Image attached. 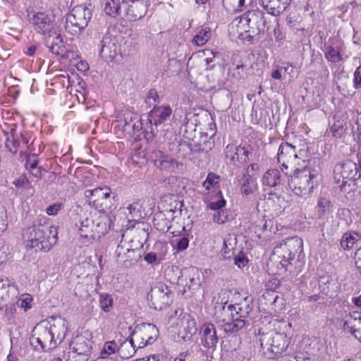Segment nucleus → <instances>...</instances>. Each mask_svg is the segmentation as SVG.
I'll use <instances>...</instances> for the list:
<instances>
[{
	"instance_id": "obj_60",
	"label": "nucleus",
	"mask_w": 361,
	"mask_h": 361,
	"mask_svg": "<svg viewBox=\"0 0 361 361\" xmlns=\"http://www.w3.org/2000/svg\"><path fill=\"white\" fill-rule=\"evenodd\" d=\"M234 254L233 248L228 249L226 242H224L221 249V255L224 259H231L234 256Z\"/></svg>"
},
{
	"instance_id": "obj_37",
	"label": "nucleus",
	"mask_w": 361,
	"mask_h": 361,
	"mask_svg": "<svg viewBox=\"0 0 361 361\" xmlns=\"http://www.w3.org/2000/svg\"><path fill=\"white\" fill-rule=\"evenodd\" d=\"M252 0H223V5L228 12L241 11L247 5L250 4Z\"/></svg>"
},
{
	"instance_id": "obj_19",
	"label": "nucleus",
	"mask_w": 361,
	"mask_h": 361,
	"mask_svg": "<svg viewBox=\"0 0 361 361\" xmlns=\"http://www.w3.org/2000/svg\"><path fill=\"white\" fill-rule=\"evenodd\" d=\"M71 348L76 354L75 361H88L92 348V341L80 335L77 336L71 343Z\"/></svg>"
},
{
	"instance_id": "obj_50",
	"label": "nucleus",
	"mask_w": 361,
	"mask_h": 361,
	"mask_svg": "<svg viewBox=\"0 0 361 361\" xmlns=\"http://www.w3.org/2000/svg\"><path fill=\"white\" fill-rule=\"evenodd\" d=\"M331 206V202L326 198H319L317 202V207H319V216H323L326 213L327 209H329Z\"/></svg>"
},
{
	"instance_id": "obj_48",
	"label": "nucleus",
	"mask_w": 361,
	"mask_h": 361,
	"mask_svg": "<svg viewBox=\"0 0 361 361\" xmlns=\"http://www.w3.org/2000/svg\"><path fill=\"white\" fill-rule=\"evenodd\" d=\"M8 255V246L5 240L0 238V265L7 260Z\"/></svg>"
},
{
	"instance_id": "obj_54",
	"label": "nucleus",
	"mask_w": 361,
	"mask_h": 361,
	"mask_svg": "<svg viewBox=\"0 0 361 361\" xmlns=\"http://www.w3.org/2000/svg\"><path fill=\"white\" fill-rule=\"evenodd\" d=\"M142 129V123L141 121L137 118H133V137L136 140L138 137H140V131Z\"/></svg>"
},
{
	"instance_id": "obj_26",
	"label": "nucleus",
	"mask_w": 361,
	"mask_h": 361,
	"mask_svg": "<svg viewBox=\"0 0 361 361\" xmlns=\"http://www.w3.org/2000/svg\"><path fill=\"white\" fill-rule=\"evenodd\" d=\"M201 343L208 348L216 347L218 343L216 329L212 323H205L201 326Z\"/></svg>"
},
{
	"instance_id": "obj_32",
	"label": "nucleus",
	"mask_w": 361,
	"mask_h": 361,
	"mask_svg": "<svg viewBox=\"0 0 361 361\" xmlns=\"http://www.w3.org/2000/svg\"><path fill=\"white\" fill-rule=\"evenodd\" d=\"M126 6V1L120 0H109L105 4V13L112 17L123 16V11Z\"/></svg>"
},
{
	"instance_id": "obj_36",
	"label": "nucleus",
	"mask_w": 361,
	"mask_h": 361,
	"mask_svg": "<svg viewBox=\"0 0 361 361\" xmlns=\"http://www.w3.org/2000/svg\"><path fill=\"white\" fill-rule=\"evenodd\" d=\"M360 239H361V234L357 232H347L343 235L340 244L343 249L348 250L352 249Z\"/></svg>"
},
{
	"instance_id": "obj_28",
	"label": "nucleus",
	"mask_w": 361,
	"mask_h": 361,
	"mask_svg": "<svg viewBox=\"0 0 361 361\" xmlns=\"http://www.w3.org/2000/svg\"><path fill=\"white\" fill-rule=\"evenodd\" d=\"M264 8L271 15L279 16L290 5L291 0H262Z\"/></svg>"
},
{
	"instance_id": "obj_57",
	"label": "nucleus",
	"mask_w": 361,
	"mask_h": 361,
	"mask_svg": "<svg viewBox=\"0 0 361 361\" xmlns=\"http://www.w3.org/2000/svg\"><path fill=\"white\" fill-rule=\"evenodd\" d=\"M226 206V200L221 197V199L216 202H212L208 204V207L212 210L220 211Z\"/></svg>"
},
{
	"instance_id": "obj_6",
	"label": "nucleus",
	"mask_w": 361,
	"mask_h": 361,
	"mask_svg": "<svg viewBox=\"0 0 361 361\" xmlns=\"http://www.w3.org/2000/svg\"><path fill=\"white\" fill-rule=\"evenodd\" d=\"M92 17V9L82 4L75 6L66 16V30L71 35L80 34Z\"/></svg>"
},
{
	"instance_id": "obj_21",
	"label": "nucleus",
	"mask_w": 361,
	"mask_h": 361,
	"mask_svg": "<svg viewBox=\"0 0 361 361\" xmlns=\"http://www.w3.org/2000/svg\"><path fill=\"white\" fill-rule=\"evenodd\" d=\"M228 32L233 38H237L243 42H252L250 36H247V23L244 14L232 20L228 25Z\"/></svg>"
},
{
	"instance_id": "obj_56",
	"label": "nucleus",
	"mask_w": 361,
	"mask_h": 361,
	"mask_svg": "<svg viewBox=\"0 0 361 361\" xmlns=\"http://www.w3.org/2000/svg\"><path fill=\"white\" fill-rule=\"evenodd\" d=\"M63 207V204L60 202H56L53 204L49 205L47 209V214L48 215H56Z\"/></svg>"
},
{
	"instance_id": "obj_13",
	"label": "nucleus",
	"mask_w": 361,
	"mask_h": 361,
	"mask_svg": "<svg viewBox=\"0 0 361 361\" xmlns=\"http://www.w3.org/2000/svg\"><path fill=\"white\" fill-rule=\"evenodd\" d=\"M157 332L158 329L154 324L143 323L135 326L131 336L137 343V348H141L154 343L157 338Z\"/></svg>"
},
{
	"instance_id": "obj_14",
	"label": "nucleus",
	"mask_w": 361,
	"mask_h": 361,
	"mask_svg": "<svg viewBox=\"0 0 361 361\" xmlns=\"http://www.w3.org/2000/svg\"><path fill=\"white\" fill-rule=\"evenodd\" d=\"M246 22L247 23L248 35L251 40L255 37L264 33L266 28V22L262 11L257 9L248 11L244 13Z\"/></svg>"
},
{
	"instance_id": "obj_17",
	"label": "nucleus",
	"mask_w": 361,
	"mask_h": 361,
	"mask_svg": "<svg viewBox=\"0 0 361 361\" xmlns=\"http://www.w3.org/2000/svg\"><path fill=\"white\" fill-rule=\"evenodd\" d=\"M252 148L250 145L235 146L233 144H228L224 149L226 159L233 164H244L249 161V155Z\"/></svg>"
},
{
	"instance_id": "obj_44",
	"label": "nucleus",
	"mask_w": 361,
	"mask_h": 361,
	"mask_svg": "<svg viewBox=\"0 0 361 361\" xmlns=\"http://www.w3.org/2000/svg\"><path fill=\"white\" fill-rule=\"evenodd\" d=\"M32 298L30 294H23L20 298L17 300L16 305L18 307L23 308L25 311H27L31 307V302Z\"/></svg>"
},
{
	"instance_id": "obj_4",
	"label": "nucleus",
	"mask_w": 361,
	"mask_h": 361,
	"mask_svg": "<svg viewBox=\"0 0 361 361\" xmlns=\"http://www.w3.org/2000/svg\"><path fill=\"white\" fill-rule=\"evenodd\" d=\"M302 240L297 238L286 239L276 245L273 250L272 260L281 265L283 272L292 264L295 257L302 252Z\"/></svg>"
},
{
	"instance_id": "obj_34",
	"label": "nucleus",
	"mask_w": 361,
	"mask_h": 361,
	"mask_svg": "<svg viewBox=\"0 0 361 361\" xmlns=\"http://www.w3.org/2000/svg\"><path fill=\"white\" fill-rule=\"evenodd\" d=\"M18 294L16 286L10 283L8 279H0V297L1 299L13 298Z\"/></svg>"
},
{
	"instance_id": "obj_47",
	"label": "nucleus",
	"mask_w": 361,
	"mask_h": 361,
	"mask_svg": "<svg viewBox=\"0 0 361 361\" xmlns=\"http://www.w3.org/2000/svg\"><path fill=\"white\" fill-rule=\"evenodd\" d=\"M133 118L132 117H130L129 120L125 118V123L123 126V132L128 139L133 137Z\"/></svg>"
},
{
	"instance_id": "obj_25",
	"label": "nucleus",
	"mask_w": 361,
	"mask_h": 361,
	"mask_svg": "<svg viewBox=\"0 0 361 361\" xmlns=\"http://www.w3.org/2000/svg\"><path fill=\"white\" fill-rule=\"evenodd\" d=\"M347 130V117L343 114H335L326 133H330L336 140L344 136Z\"/></svg>"
},
{
	"instance_id": "obj_11",
	"label": "nucleus",
	"mask_w": 361,
	"mask_h": 361,
	"mask_svg": "<svg viewBox=\"0 0 361 361\" xmlns=\"http://www.w3.org/2000/svg\"><path fill=\"white\" fill-rule=\"evenodd\" d=\"M290 195L285 197L276 192H270L264 200V211L272 218L285 214L286 209L290 206Z\"/></svg>"
},
{
	"instance_id": "obj_29",
	"label": "nucleus",
	"mask_w": 361,
	"mask_h": 361,
	"mask_svg": "<svg viewBox=\"0 0 361 361\" xmlns=\"http://www.w3.org/2000/svg\"><path fill=\"white\" fill-rule=\"evenodd\" d=\"M288 346L287 337L281 333H275L271 338L270 350L277 355L285 351Z\"/></svg>"
},
{
	"instance_id": "obj_5",
	"label": "nucleus",
	"mask_w": 361,
	"mask_h": 361,
	"mask_svg": "<svg viewBox=\"0 0 361 361\" xmlns=\"http://www.w3.org/2000/svg\"><path fill=\"white\" fill-rule=\"evenodd\" d=\"M296 169L291 170V172L288 175L289 188L298 196L311 192L314 188L315 175L306 167L300 169L299 166H297Z\"/></svg>"
},
{
	"instance_id": "obj_59",
	"label": "nucleus",
	"mask_w": 361,
	"mask_h": 361,
	"mask_svg": "<svg viewBox=\"0 0 361 361\" xmlns=\"http://www.w3.org/2000/svg\"><path fill=\"white\" fill-rule=\"evenodd\" d=\"M353 86L355 89L361 87V66H358L354 72Z\"/></svg>"
},
{
	"instance_id": "obj_24",
	"label": "nucleus",
	"mask_w": 361,
	"mask_h": 361,
	"mask_svg": "<svg viewBox=\"0 0 361 361\" xmlns=\"http://www.w3.org/2000/svg\"><path fill=\"white\" fill-rule=\"evenodd\" d=\"M173 226V223L171 224L170 226H167V229L164 231V228H159V231H162L164 233V235L167 238H170L171 236L176 238V239H172L170 241V243L173 246L174 249H176V252L183 251L188 247L189 240L185 237H179V234L182 231L184 230V226H180L181 231H175L172 230Z\"/></svg>"
},
{
	"instance_id": "obj_62",
	"label": "nucleus",
	"mask_w": 361,
	"mask_h": 361,
	"mask_svg": "<svg viewBox=\"0 0 361 361\" xmlns=\"http://www.w3.org/2000/svg\"><path fill=\"white\" fill-rule=\"evenodd\" d=\"M281 282L277 279H272L267 284V287L271 290H276L280 286Z\"/></svg>"
},
{
	"instance_id": "obj_15",
	"label": "nucleus",
	"mask_w": 361,
	"mask_h": 361,
	"mask_svg": "<svg viewBox=\"0 0 361 361\" xmlns=\"http://www.w3.org/2000/svg\"><path fill=\"white\" fill-rule=\"evenodd\" d=\"M121 47L118 39L109 32H105L100 41L99 54L105 61H112L121 54Z\"/></svg>"
},
{
	"instance_id": "obj_49",
	"label": "nucleus",
	"mask_w": 361,
	"mask_h": 361,
	"mask_svg": "<svg viewBox=\"0 0 361 361\" xmlns=\"http://www.w3.org/2000/svg\"><path fill=\"white\" fill-rule=\"evenodd\" d=\"M172 114V109L169 105L159 106V123L169 118Z\"/></svg>"
},
{
	"instance_id": "obj_55",
	"label": "nucleus",
	"mask_w": 361,
	"mask_h": 361,
	"mask_svg": "<svg viewBox=\"0 0 361 361\" xmlns=\"http://www.w3.org/2000/svg\"><path fill=\"white\" fill-rule=\"evenodd\" d=\"M37 164L38 160L35 154H32V155L27 157L25 164L27 169H29L30 170H34L37 168Z\"/></svg>"
},
{
	"instance_id": "obj_27",
	"label": "nucleus",
	"mask_w": 361,
	"mask_h": 361,
	"mask_svg": "<svg viewBox=\"0 0 361 361\" xmlns=\"http://www.w3.org/2000/svg\"><path fill=\"white\" fill-rule=\"evenodd\" d=\"M331 44L327 46L324 51L326 59L331 63H339L343 61V49L339 40L334 39H329Z\"/></svg>"
},
{
	"instance_id": "obj_7",
	"label": "nucleus",
	"mask_w": 361,
	"mask_h": 361,
	"mask_svg": "<svg viewBox=\"0 0 361 361\" xmlns=\"http://www.w3.org/2000/svg\"><path fill=\"white\" fill-rule=\"evenodd\" d=\"M303 152L295 151V147L288 142H282L279 147L277 160L281 164L282 172L288 176L291 170H297L296 167L300 166L301 163H304Z\"/></svg>"
},
{
	"instance_id": "obj_51",
	"label": "nucleus",
	"mask_w": 361,
	"mask_h": 361,
	"mask_svg": "<svg viewBox=\"0 0 361 361\" xmlns=\"http://www.w3.org/2000/svg\"><path fill=\"white\" fill-rule=\"evenodd\" d=\"M227 212L225 210L216 211L213 215V221L218 224H222L227 221Z\"/></svg>"
},
{
	"instance_id": "obj_42",
	"label": "nucleus",
	"mask_w": 361,
	"mask_h": 361,
	"mask_svg": "<svg viewBox=\"0 0 361 361\" xmlns=\"http://www.w3.org/2000/svg\"><path fill=\"white\" fill-rule=\"evenodd\" d=\"M99 307L105 312L111 311L113 305L114 299L112 296L108 293H101L99 295Z\"/></svg>"
},
{
	"instance_id": "obj_30",
	"label": "nucleus",
	"mask_w": 361,
	"mask_h": 361,
	"mask_svg": "<svg viewBox=\"0 0 361 361\" xmlns=\"http://www.w3.org/2000/svg\"><path fill=\"white\" fill-rule=\"evenodd\" d=\"M45 44L49 50L54 54L62 55L65 51V47L63 39L60 34L54 32L51 38L48 37Z\"/></svg>"
},
{
	"instance_id": "obj_31",
	"label": "nucleus",
	"mask_w": 361,
	"mask_h": 361,
	"mask_svg": "<svg viewBox=\"0 0 361 361\" xmlns=\"http://www.w3.org/2000/svg\"><path fill=\"white\" fill-rule=\"evenodd\" d=\"M110 221L109 217L106 214L101 215L94 220V240L99 239L106 233L110 228Z\"/></svg>"
},
{
	"instance_id": "obj_22",
	"label": "nucleus",
	"mask_w": 361,
	"mask_h": 361,
	"mask_svg": "<svg viewBox=\"0 0 361 361\" xmlns=\"http://www.w3.org/2000/svg\"><path fill=\"white\" fill-rule=\"evenodd\" d=\"M148 0H129L126 2L123 16L130 20H137L142 18L146 13Z\"/></svg>"
},
{
	"instance_id": "obj_45",
	"label": "nucleus",
	"mask_w": 361,
	"mask_h": 361,
	"mask_svg": "<svg viewBox=\"0 0 361 361\" xmlns=\"http://www.w3.org/2000/svg\"><path fill=\"white\" fill-rule=\"evenodd\" d=\"M173 293L171 290L164 293V290L161 289V292H159V300H162L161 303L164 307L169 306L173 303Z\"/></svg>"
},
{
	"instance_id": "obj_63",
	"label": "nucleus",
	"mask_w": 361,
	"mask_h": 361,
	"mask_svg": "<svg viewBox=\"0 0 361 361\" xmlns=\"http://www.w3.org/2000/svg\"><path fill=\"white\" fill-rule=\"evenodd\" d=\"M294 360L295 361H313L307 353H299L294 357Z\"/></svg>"
},
{
	"instance_id": "obj_2",
	"label": "nucleus",
	"mask_w": 361,
	"mask_h": 361,
	"mask_svg": "<svg viewBox=\"0 0 361 361\" xmlns=\"http://www.w3.org/2000/svg\"><path fill=\"white\" fill-rule=\"evenodd\" d=\"M57 228L45 220L34 223L26 228L23 236L27 240V246L31 248L47 252L56 243L58 240Z\"/></svg>"
},
{
	"instance_id": "obj_10",
	"label": "nucleus",
	"mask_w": 361,
	"mask_h": 361,
	"mask_svg": "<svg viewBox=\"0 0 361 361\" xmlns=\"http://www.w3.org/2000/svg\"><path fill=\"white\" fill-rule=\"evenodd\" d=\"M30 344L35 350L44 352L53 350L58 346L43 322L37 324L34 327L30 338Z\"/></svg>"
},
{
	"instance_id": "obj_61",
	"label": "nucleus",
	"mask_w": 361,
	"mask_h": 361,
	"mask_svg": "<svg viewBox=\"0 0 361 361\" xmlns=\"http://www.w3.org/2000/svg\"><path fill=\"white\" fill-rule=\"evenodd\" d=\"M355 262L357 269L361 274V247L358 248L355 253Z\"/></svg>"
},
{
	"instance_id": "obj_8",
	"label": "nucleus",
	"mask_w": 361,
	"mask_h": 361,
	"mask_svg": "<svg viewBox=\"0 0 361 361\" xmlns=\"http://www.w3.org/2000/svg\"><path fill=\"white\" fill-rule=\"evenodd\" d=\"M169 331L178 342L188 341L196 333V322L190 315L183 314L171 318Z\"/></svg>"
},
{
	"instance_id": "obj_20",
	"label": "nucleus",
	"mask_w": 361,
	"mask_h": 361,
	"mask_svg": "<svg viewBox=\"0 0 361 361\" xmlns=\"http://www.w3.org/2000/svg\"><path fill=\"white\" fill-rule=\"evenodd\" d=\"M342 328L361 343V312L355 311L346 314L343 319Z\"/></svg>"
},
{
	"instance_id": "obj_3",
	"label": "nucleus",
	"mask_w": 361,
	"mask_h": 361,
	"mask_svg": "<svg viewBox=\"0 0 361 361\" xmlns=\"http://www.w3.org/2000/svg\"><path fill=\"white\" fill-rule=\"evenodd\" d=\"M334 180L340 190L346 193L361 192V173L357 164L350 160L338 163L334 168Z\"/></svg>"
},
{
	"instance_id": "obj_64",
	"label": "nucleus",
	"mask_w": 361,
	"mask_h": 361,
	"mask_svg": "<svg viewBox=\"0 0 361 361\" xmlns=\"http://www.w3.org/2000/svg\"><path fill=\"white\" fill-rule=\"evenodd\" d=\"M292 357L288 354L279 355L273 359V361H292Z\"/></svg>"
},
{
	"instance_id": "obj_52",
	"label": "nucleus",
	"mask_w": 361,
	"mask_h": 361,
	"mask_svg": "<svg viewBox=\"0 0 361 361\" xmlns=\"http://www.w3.org/2000/svg\"><path fill=\"white\" fill-rule=\"evenodd\" d=\"M7 228V213L4 208H0V235Z\"/></svg>"
},
{
	"instance_id": "obj_38",
	"label": "nucleus",
	"mask_w": 361,
	"mask_h": 361,
	"mask_svg": "<svg viewBox=\"0 0 361 361\" xmlns=\"http://www.w3.org/2000/svg\"><path fill=\"white\" fill-rule=\"evenodd\" d=\"M212 37V30L209 27H201L193 37L192 42L197 46L204 45Z\"/></svg>"
},
{
	"instance_id": "obj_1",
	"label": "nucleus",
	"mask_w": 361,
	"mask_h": 361,
	"mask_svg": "<svg viewBox=\"0 0 361 361\" xmlns=\"http://www.w3.org/2000/svg\"><path fill=\"white\" fill-rule=\"evenodd\" d=\"M252 300L246 296L234 304L222 307L220 314H216L217 322L221 324L224 331L235 333L242 329L245 325V319L252 311Z\"/></svg>"
},
{
	"instance_id": "obj_43",
	"label": "nucleus",
	"mask_w": 361,
	"mask_h": 361,
	"mask_svg": "<svg viewBox=\"0 0 361 361\" xmlns=\"http://www.w3.org/2000/svg\"><path fill=\"white\" fill-rule=\"evenodd\" d=\"M118 348L119 347H118V345L114 341L106 342L104 345L103 349L101 350L100 358L104 360L107 358L110 355L114 354L116 352L118 353Z\"/></svg>"
},
{
	"instance_id": "obj_39",
	"label": "nucleus",
	"mask_w": 361,
	"mask_h": 361,
	"mask_svg": "<svg viewBox=\"0 0 361 361\" xmlns=\"http://www.w3.org/2000/svg\"><path fill=\"white\" fill-rule=\"evenodd\" d=\"M134 339L132 337L130 341L123 342L118 350V353L122 358H128L135 353V345H134Z\"/></svg>"
},
{
	"instance_id": "obj_16",
	"label": "nucleus",
	"mask_w": 361,
	"mask_h": 361,
	"mask_svg": "<svg viewBox=\"0 0 361 361\" xmlns=\"http://www.w3.org/2000/svg\"><path fill=\"white\" fill-rule=\"evenodd\" d=\"M30 23L33 25L35 30L42 35H47L51 38L56 32L54 30L55 22L53 17L44 12H39L33 14L30 18Z\"/></svg>"
},
{
	"instance_id": "obj_23",
	"label": "nucleus",
	"mask_w": 361,
	"mask_h": 361,
	"mask_svg": "<svg viewBox=\"0 0 361 361\" xmlns=\"http://www.w3.org/2000/svg\"><path fill=\"white\" fill-rule=\"evenodd\" d=\"M75 226L81 238L85 239L87 243L94 240V220L90 213L85 212L80 214L78 223H76Z\"/></svg>"
},
{
	"instance_id": "obj_12",
	"label": "nucleus",
	"mask_w": 361,
	"mask_h": 361,
	"mask_svg": "<svg viewBox=\"0 0 361 361\" xmlns=\"http://www.w3.org/2000/svg\"><path fill=\"white\" fill-rule=\"evenodd\" d=\"M158 97L157 91L155 89H151L148 92L146 97L145 102L149 107H152V109L148 114V123L146 129L144 131L145 137L148 142H152L156 137L158 132L157 125L158 119L157 118V98Z\"/></svg>"
},
{
	"instance_id": "obj_18",
	"label": "nucleus",
	"mask_w": 361,
	"mask_h": 361,
	"mask_svg": "<svg viewBox=\"0 0 361 361\" xmlns=\"http://www.w3.org/2000/svg\"><path fill=\"white\" fill-rule=\"evenodd\" d=\"M45 323L46 327L50 331L55 343L60 345L65 339L68 332V322L61 317H50Z\"/></svg>"
},
{
	"instance_id": "obj_58",
	"label": "nucleus",
	"mask_w": 361,
	"mask_h": 361,
	"mask_svg": "<svg viewBox=\"0 0 361 361\" xmlns=\"http://www.w3.org/2000/svg\"><path fill=\"white\" fill-rule=\"evenodd\" d=\"M356 124L357 128L353 132V136L357 142L361 145V112L358 114Z\"/></svg>"
},
{
	"instance_id": "obj_53",
	"label": "nucleus",
	"mask_w": 361,
	"mask_h": 361,
	"mask_svg": "<svg viewBox=\"0 0 361 361\" xmlns=\"http://www.w3.org/2000/svg\"><path fill=\"white\" fill-rule=\"evenodd\" d=\"M200 54H202L205 58L204 59V61L207 65L210 64L213 62L214 58H215V53L213 51L212 49H205L200 51Z\"/></svg>"
},
{
	"instance_id": "obj_35",
	"label": "nucleus",
	"mask_w": 361,
	"mask_h": 361,
	"mask_svg": "<svg viewBox=\"0 0 361 361\" xmlns=\"http://www.w3.org/2000/svg\"><path fill=\"white\" fill-rule=\"evenodd\" d=\"M164 277L166 281L172 284L177 283L181 274L178 267L171 264L165 265L164 267Z\"/></svg>"
},
{
	"instance_id": "obj_46",
	"label": "nucleus",
	"mask_w": 361,
	"mask_h": 361,
	"mask_svg": "<svg viewBox=\"0 0 361 361\" xmlns=\"http://www.w3.org/2000/svg\"><path fill=\"white\" fill-rule=\"evenodd\" d=\"M232 259L234 261V264L239 268H243L248 263V259L243 251H240L237 255L234 254Z\"/></svg>"
},
{
	"instance_id": "obj_40",
	"label": "nucleus",
	"mask_w": 361,
	"mask_h": 361,
	"mask_svg": "<svg viewBox=\"0 0 361 361\" xmlns=\"http://www.w3.org/2000/svg\"><path fill=\"white\" fill-rule=\"evenodd\" d=\"M220 180H221L220 176H219L213 172H209L207 174L205 180L203 182L202 185L205 188V190L207 191H209L212 190H215L216 189H219V188H220V185H219Z\"/></svg>"
},
{
	"instance_id": "obj_41",
	"label": "nucleus",
	"mask_w": 361,
	"mask_h": 361,
	"mask_svg": "<svg viewBox=\"0 0 361 361\" xmlns=\"http://www.w3.org/2000/svg\"><path fill=\"white\" fill-rule=\"evenodd\" d=\"M5 147L12 154H16L20 147V137L18 135H12V139L7 137L5 142Z\"/></svg>"
},
{
	"instance_id": "obj_9",
	"label": "nucleus",
	"mask_w": 361,
	"mask_h": 361,
	"mask_svg": "<svg viewBox=\"0 0 361 361\" xmlns=\"http://www.w3.org/2000/svg\"><path fill=\"white\" fill-rule=\"evenodd\" d=\"M85 196L89 199L90 204H92V207L102 213H105L106 210L111 209L114 206L117 197L107 186L86 190Z\"/></svg>"
},
{
	"instance_id": "obj_33",
	"label": "nucleus",
	"mask_w": 361,
	"mask_h": 361,
	"mask_svg": "<svg viewBox=\"0 0 361 361\" xmlns=\"http://www.w3.org/2000/svg\"><path fill=\"white\" fill-rule=\"evenodd\" d=\"M281 183V174L278 169H272L267 171L262 178L264 186L269 188L276 187Z\"/></svg>"
}]
</instances>
